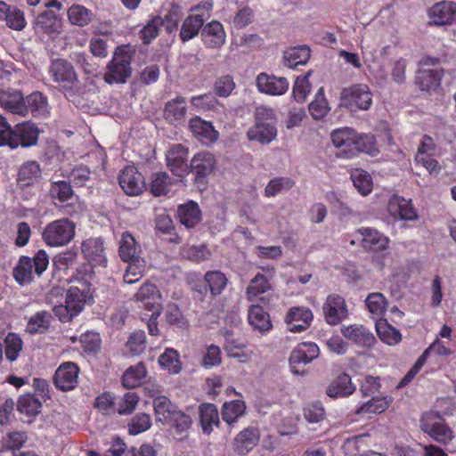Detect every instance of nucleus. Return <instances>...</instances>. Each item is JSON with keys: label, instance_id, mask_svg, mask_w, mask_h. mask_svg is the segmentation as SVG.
Returning <instances> with one entry per match:
<instances>
[{"label": "nucleus", "instance_id": "11", "mask_svg": "<svg viewBox=\"0 0 456 456\" xmlns=\"http://www.w3.org/2000/svg\"><path fill=\"white\" fill-rule=\"evenodd\" d=\"M134 300L141 304L147 311H161L162 310V297L158 287L150 282H144L134 296Z\"/></svg>", "mask_w": 456, "mask_h": 456}, {"label": "nucleus", "instance_id": "48", "mask_svg": "<svg viewBox=\"0 0 456 456\" xmlns=\"http://www.w3.org/2000/svg\"><path fill=\"white\" fill-rule=\"evenodd\" d=\"M270 289L271 285L266 277L262 273H256L247 288V297L249 301H255L259 295Z\"/></svg>", "mask_w": 456, "mask_h": 456}, {"label": "nucleus", "instance_id": "50", "mask_svg": "<svg viewBox=\"0 0 456 456\" xmlns=\"http://www.w3.org/2000/svg\"><path fill=\"white\" fill-rule=\"evenodd\" d=\"M354 186L362 195H368L372 190L371 177L363 169L356 168L351 172Z\"/></svg>", "mask_w": 456, "mask_h": 456}, {"label": "nucleus", "instance_id": "63", "mask_svg": "<svg viewBox=\"0 0 456 456\" xmlns=\"http://www.w3.org/2000/svg\"><path fill=\"white\" fill-rule=\"evenodd\" d=\"M182 256L189 260L200 262L207 260L210 256V252L205 245L186 246L182 249Z\"/></svg>", "mask_w": 456, "mask_h": 456}, {"label": "nucleus", "instance_id": "19", "mask_svg": "<svg viewBox=\"0 0 456 456\" xmlns=\"http://www.w3.org/2000/svg\"><path fill=\"white\" fill-rule=\"evenodd\" d=\"M331 141L336 148L341 149L338 155L346 158L354 156V150L356 142V132L349 127L337 129L331 133Z\"/></svg>", "mask_w": 456, "mask_h": 456}, {"label": "nucleus", "instance_id": "53", "mask_svg": "<svg viewBox=\"0 0 456 456\" xmlns=\"http://www.w3.org/2000/svg\"><path fill=\"white\" fill-rule=\"evenodd\" d=\"M159 362L163 369L168 370L169 373L177 374L181 370V362L178 353L172 348H167L159 356Z\"/></svg>", "mask_w": 456, "mask_h": 456}, {"label": "nucleus", "instance_id": "40", "mask_svg": "<svg viewBox=\"0 0 456 456\" xmlns=\"http://www.w3.org/2000/svg\"><path fill=\"white\" fill-rule=\"evenodd\" d=\"M52 314L46 311H40L31 316L27 323L26 331L30 334L45 332L51 323Z\"/></svg>", "mask_w": 456, "mask_h": 456}, {"label": "nucleus", "instance_id": "12", "mask_svg": "<svg viewBox=\"0 0 456 456\" xmlns=\"http://www.w3.org/2000/svg\"><path fill=\"white\" fill-rule=\"evenodd\" d=\"M215 166L214 155L209 151H201L191 159L189 169L195 175L197 183H204L205 179L213 172Z\"/></svg>", "mask_w": 456, "mask_h": 456}, {"label": "nucleus", "instance_id": "18", "mask_svg": "<svg viewBox=\"0 0 456 456\" xmlns=\"http://www.w3.org/2000/svg\"><path fill=\"white\" fill-rule=\"evenodd\" d=\"M358 232L362 237L361 245L365 250L372 253H379L388 248V238L377 230L364 227L359 229Z\"/></svg>", "mask_w": 456, "mask_h": 456}, {"label": "nucleus", "instance_id": "15", "mask_svg": "<svg viewBox=\"0 0 456 456\" xmlns=\"http://www.w3.org/2000/svg\"><path fill=\"white\" fill-rule=\"evenodd\" d=\"M313 319L314 314L309 308L297 306L289 310L285 320L289 331L299 333L310 327Z\"/></svg>", "mask_w": 456, "mask_h": 456}, {"label": "nucleus", "instance_id": "45", "mask_svg": "<svg viewBox=\"0 0 456 456\" xmlns=\"http://www.w3.org/2000/svg\"><path fill=\"white\" fill-rule=\"evenodd\" d=\"M93 12L80 4H73L68 10V18L73 25L84 27L93 20Z\"/></svg>", "mask_w": 456, "mask_h": 456}, {"label": "nucleus", "instance_id": "36", "mask_svg": "<svg viewBox=\"0 0 456 456\" xmlns=\"http://www.w3.org/2000/svg\"><path fill=\"white\" fill-rule=\"evenodd\" d=\"M249 324L259 331H266L272 328L269 314L258 305H253L248 310Z\"/></svg>", "mask_w": 456, "mask_h": 456}, {"label": "nucleus", "instance_id": "13", "mask_svg": "<svg viewBox=\"0 0 456 456\" xmlns=\"http://www.w3.org/2000/svg\"><path fill=\"white\" fill-rule=\"evenodd\" d=\"M322 311L325 321L330 325L338 324L347 314L345 299L336 294H331L327 297Z\"/></svg>", "mask_w": 456, "mask_h": 456}, {"label": "nucleus", "instance_id": "42", "mask_svg": "<svg viewBox=\"0 0 456 456\" xmlns=\"http://www.w3.org/2000/svg\"><path fill=\"white\" fill-rule=\"evenodd\" d=\"M157 419L162 424H167L182 411L178 410L172 401H159L153 404Z\"/></svg>", "mask_w": 456, "mask_h": 456}, {"label": "nucleus", "instance_id": "51", "mask_svg": "<svg viewBox=\"0 0 456 456\" xmlns=\"http://www.w3.org/2000/svg\"><path fill=\"white\" fill-rule=\"evenodd\" d=\"M145 376L146 369L144 364L138 362L135 366H131L126 370L122 377V383L126 387H135Z\"/></svg>", "mask_w": 456, "mask_h": 456}, {"label": "nucleus", "instance_id": "21", "mask_svg": "<svg viewBox=\"0 0 456 456\" xmlns=\"http://www.w3.org/2000/svg\"><path fill=\"white\" fill-rule=\"evenodd\" d=\"M342 335L361 347H371L376 342L374 335L360 324H352L341 328Z\"/></svg>", "mask_w": 456, "mask_h": 456}, {"label": "nucleus", "instance_id": "25", "mask_svg": "<svg viewBox=\"0 0 456 456\" xmlns=\"http://www.w3.org/2000/svg\"><path fill=\"white\" fill-rule=\"evenodd\" d=\"M86 258L92 265H102L106 264L103 241L99 238L86 240L81 246Z\"/></svg>", "mask_w": 456, "mask_h": 456}, {"label": "nucleus", "instance_id": "8", "mask_svg": "<svg viewBox=\"0 0 456 456\" xmlns=\"http://www.w3.org/2000/svg\"><path fill=\"white\" fill-rule=\"evenodd\" d=\"M340 99L352 110H367L372 103V94L367 85L356 84L344 88Z\"/></svg>", "mask_w": 456, "mask_h": 456}, {"label": "nucleus", "instance_id": "59", "mask_svg": "<svg viewBox=\"0 0 456 456\" xmlns=\"http://www.w3.org/2000/svg\"><path fill=\"white\" fill-rule=\"evenodd\" d=\"M388 407V401H367L356 410V414L370 418V414L381 413Z\"/></svg>", "mask_w": 456, "mask_h": 456}, {"label": "nucleus", "instance_id": "54", "mask_svg": "<svg viewBox=\"0 0 456 456\" xmlns=\"http://www.w3.org/2000/svg\"><path fill=\"white\" fill-rule=\"evenodd\" d=\"M163 18L155 16L140 31L141 39L145 45L150 44L159 36V28L163 26Z\"/></svg>", "mask_w": 456, "mask_h": 456}, {"label": "nucleus", "instance_id": "16", "mask_svg": "<svg viewBox=\"0 0 456 456\" xmlns=\"http://www.w3.org/2000/svg\"><path fill=\"white\" fill-rule=\"evenodd\" d=\"M118 182L127 195H138L144 188L142 175L132 166L125 167L119 174Z\"/></svg>", "mask_w": 456, "mask_h": 456}, {"label": "nucleus", "instance_id": "7", "mask_svg": "<svg viewBox=\"0 0 456 456\" xmlns=\"http://www.w3.org/2000/svg\"><path fill=\"white\" fill-rule=\"evenodd\" d=\"M420 428L436 442L442 444H447L454 438L453 431L444 422L442 415L436 411H431L422 415Z\"/></svg>", "mask_w": 456, "mask_h": 456}, {"label": "nucleus", "instance_id": "24", "mask_svg": "<svg viewBox=\"0 0 456 456\" xmlns=\"http://www.w3.org/2000/svg\"><path fill=\"white\" fill-rule=\"evenodd\" d=\"M387 209L391 216L402 220L412 221L418 218V215L411 200H407L397 195H394L390 198Z\"/></svg>", "mask_w": 456, "mask_h": 456}, {"label": "nucleus", "instance_id": "20", "mask_svg": "<svg viewBox=\"0 0 456 456\" xmlns=\"http://www.w3.org/2000/svg\"><path fill=\"white\" fill-rule=\"evenodd\" d=\"M256 86L264 94L281 95L288 91L289 82L285 77H277L261 73L256 77Z\"/></svg>", "mask_w": 456, "mask_h": 456}, {"label": "nucleus", "instance_id": "41", "mask_svg": "<svg viewBox=\"0 0 456 456\" xmlns=\"http://www.w3.org/2000/svg\"><path fill=\"white\" fill-rule=\"evenodd\" d=\"M36 27L46 34L58 33L61 28V21L53 12L47 11L37 17Z\"/></svg>", "mask_w": 456, "mask_h": 456}, {"label": "nucleus", "instance_id": "5", "mask_svg": "<svg viewBox=\"0 0 456 456\" xmlns=\"http://www.w3.org/2000/svg\"><path fill=\"white\" fill-rule=\"evenodd\" d=\"M213 4L206 1L199 4L191 9V14L183 20L180 37L183 42L189 41L198 36L200 29L203 28L204 22L209 19Z\"/></svg>", "mask_w": 456, "mask_h": 456}, {"label": "nucleus", "instance_id": "49", "mask_svg": "<svg viewBox=\"0 0 456 456\" xmlns=\"http://www.w3.org/2000/svg\"><path fill=\"white\" fill-rule=\"evenodd\" d=\"M41 408L40 401H17V411L21 415V421L26 423H31L41 411Z\"/></svg>", "mask_w": 456, "mask_h": 456}, {"label": "nucleus", "instance_id": "46", "mask_svg": "<svg viewBox=\"0 0 456 456\" xmlns=\"http://www.w3.org/2000/svg\"><path fill=\"white\" fill-rule=\"evenodd\" d=\"M128 265L124 273V281L133 284L140 281L143 275L145 262L142 258L138 257L130 261H126Z\"/></svg>", "mask_w": 456, "mask_h": 456}, {"label": "nucleus", "instance_id": "3", "mask_svg": "<svg viewBox=\"0 0 456 456\" xmlns=\"http://www.w3.org/2000/svg\"><path fill=\"white\" fill-rule=\"evenodd\" d=\"M133 57L134 52L126 46L118 47L108 65L104 80L109 84L125 83L132 73L131 61Z\"/></svg>", "mask_w": 456, "mask_h": 456}, {"label": "nucleus", "instance_id": "27", "mask_svg": "<svg viewBox=\"0 0 456 456\" xmlns=\"http://www.w3.org/2000/svg\"><path fill=\"white\" fill-rule=\"evenodd\" d=\"M186 110L187 103L185 99L182 96H177L166 103L163 117L170 124H180L185 118Z\"/></svg>", "mask_w": 456, "mask_h": 456}, {"label": "nucleus", "instance_id": "47", "mask_svg": "<svg viewBox=\"0 0 456 456\" xmlns=\"http://www.w3.org/2000/svg\"><path fill=\"white\" fill-rule=\"evenodd\" d=\"M41 175L39 164L35 160L25 162L20 168L18 180L24 185H29Z\"/></svg>", "mask_w": 456, "mask_h": 456}, {"label": "nucleus", "instance_id": "43", "mask_svg": "<svg viewBox=\"0 0 456 456\" xmlns=\"http://www.w3.org/2000/svg\"><path fill=\"white\" fill-rule=\"evenodd\" d=\"M118 254L124 262L140 257L135 240L130 233L124 232L122 234Z\"/></svg>", "mask_w": 456, "mask_h": 456}, {"label": "nucleus", "instance_id": "26", "mask_svg": "<svg viewBox=\"0 0 456 456\" xmlns=\"http://www.w3.org/2000/svg\"><path fill=\"white\" fill-rule=\"evenodd\" d=\"M0 105L12 114L26 116L25 99L18 90L0 92Z\"/></svg>", "mask_w": 456, "mask_h": 456}, {"label": "nucleus", "instance_id": "32", "mask_svg": "<svg viewBox=\"0 0 456 456\" xmlns=\"http://www.w3.org/2000/svg\"><path fill=\"white\" fill-rule=\"evenodd\" d=\"M355 387L351 381V377L346 373L340 374L327 387L326 394L329 397H346L351 395Z\"/></svg>", "mask_w": 456, "mask_h": 456}, {"label": "nucleus", "instance_id": "52", "mask_svg": "<svg viewBox=\"0 0 456 456\" xmlns=\"http://www.w3.org/2000/svg\"><path fill=\"white\" fill-rule=\"evenodd\" d=\"M245 410L244 401H225L222 409L223 419L228 424H232L244 414Z\"/></svg>", "mask_w": 456, "mask_h": 456}, {"label": "nucleus", "instance_id": "64", "mask_svg": "<svg viewBox=\"0 0 456 456\" xmlns=\"http://www.w3.org/2000/svg\"><path fill=\"white\" fill-rule=\"evenodd\" d=\"M308 76L309 73L306 76L298 77L295 81L292 95L294 100L297 102H304L311 90Z\"/></svg>", "mask_w": 456, "mask_h": 456}, {"label": "nucleus", "instance_id": "35", "mask_svg": "<svg viewBox=\"0 0 456 456\" xmlns=\"http://www.w3.org/2000/svg\"><path fill=\"white\" fill-rule=\"evenodd\" d=\"M177 216L180 223L186 228H192L200 221L199 206L193 201L180 206Z\"/></svg>", "mask_w": 456, "mask_h": 456}, {"label": "nucleus", "instance_id": "1", "mask_svg": "<svg viewBox=\"0 0 456 456\" xmlns=\"http://www.w3.org/2000/svg\"><path fill=\"white\" fill-rule=\"evenodd\" d=\"M278 134L276 118L272 108L259 106L255 110V124L248 130L247 137L251 142L269 144Z\"/></svg>", "mask_w": 456, "mask_h": 456}, {"label": "nucleus", "instance_id": "9", "mask_svg": "<svg viewBox=\"0 0 456 456\" xmlns=\"http://www.w3.org/2000/svg\"><path fill=\"white\" fill-rule=\"evenodd\" d=\"M38 134L39 131L34 124L30 122L19 124L13 130L11 128L7 145L12 149H15L18 146L30 147L36 145Z\"/></svg>", "mask_w": 456, "mask_h": 456}, {"label": "nucleus", "instance_id": "55", "mask_svg": "<svg viewBox=\"0 0 456 456\" xmlns=\"http://www.w3.org/2000/svg\"><path fill=\"white\" fill-rule=\"evenodd\" d=\"M376 330L379 338L388 345L397 344L401 340L400 332L387 322L377 323Z\"/></svg>", "mask_w": 456, "mask_h": 456}, {"label": "nucleus", "instance_id": "6", "mask_svg": "<svg viewBox=\"0 0 456 456\" xmlns=\"http://www.w3.org/2000/svg\"><path fill=\"white\" fill-rule=\"evenodd\" d=\"M75 236V224L68 218L49 223L42 233L45 242L51 247L65 246Z\"/></svg>", "mask_w": 456, "mask_h": 456}, {"label": "nucleus", "instance_id": "14", "mask_svg": "<svg viewBox=\"0 0 456 456\" xmlns=\"http://www.w3.org/2000/svg\"><path fill=\"white\" fill-rule=\"evenodd\" d=\"M78 373L79 369L74 362H67L61 364L53 377L55 387L62 391L74 389L77 383Z\"/></svg>", "mask_w": 456, "mask_h": 456}, {"label": "nucleus", "instance_id": "61", "mask_svg": "<svg viewBox=\"0 0 456 456\" xmlns=\"http://www.w3.org/2000/svg\"><path fill=\"white\" fill-rule=\"evenodd\" d=\"M28 440V436L24 431H12L4 437L3 446L6 450H19Z\"/></svg>", "mask_w": 456, "mask_h": 456}, {"label": "nucleus", "instance_id": "17", "mask_svg": "<svg viewBox=\"0 0 456 456\" xmlns=\"http://www.w3.org/2000/svg\"><path fill=\"white\" fill-rule=\"evenodd\" d=\"M188 149L182 144L173 145L167 154V163L170 170L176 176H183L189 171V165L186 163Z\"/></svg>", "mask_w": 456, "mask_h": 456}, {"label": "nucleus", "instance_id": "44", "mask_svg": "<svg viewBox=\"0 0 456 456\" xmlns=\"http://www.w3.org/2000/svg\"><path fill=\"white\" fill-rule=\"evenodd\" d=\"M204 280L213 297L220 295L228 282L226 276L219 271H209L206 273Z\"/></svg>", "mask_w": 456, "mask_h": 456}, {"label": "nucleus", "instance_id": "10", "mask_svg": "<svg viewBox=\"0 0 456 456\" xmlns=\"http://www.w3.org/2000/svg\"><path fill=\"white\" fill-rule=\"evenodd\" d=\"M319 347L314 343L304 342L299 344L290 354L289 365L294 374L301 375L305 370H301V365L305 366L310 363L319 355Z\"/></svg>", "mask_w": 456, "mask_h": 456}, {"label": "nucleus", "instance_id": "2", "mask_svg": "<svg viewBox=\"0 0 456 456\" xmlns=\"http://www.w3.org/2000/svg\"><path fill=\"white\" fill-rule=\"evenodd\" d=\"M49 74L53 81L61 86L66 98L70 100L75 95L78 84V77L73 65L67 60L56 59L50 65Z\"/></svg>", "mask_w": 456, "mask_h": 456}, {"label": "nucleus", "instance_id": "56", "mask_svg": "<svg viewBox=\"0 0 456 456\" xmlns=\"http://www.w3.org/2000/svg\"><path fill=\"white\" fill-rule=\"evenodd\" d=\"M326 412L320 402H312L304 408V418L309 424H318L325 419Z\"/></svg>", "mask_w": 456, "mask_h": 456}, {"label": "nucleus", "instance_id": "4", "mask_svg": "<svg viewBox=\"0 0 456 456\" xmlns=\"http://www.w3.org/2000/svg\"><path fill=\"white\" fill-rule=\"evenodd\" d=\"M49 265V257L45 250H38L33 258L22 256L13 269V276L20 284L29 283L32 281L33 269L40 276Z\"/></svg>", "mask_w": 456, "mask_h": 456}, {"label": "nucleus", "instance_id": "28", "mask_svg": "<svg viewBox=\"0 0 456 456\" xmlns=\"http://www.w3.org/2000/svg\"><path fill=\"white\" fill-rule=\"evenodd\" d=\"M138 401H95L94 407L101 411L104 415H112L116 412L118 415L131 414L136 406Z\"/></svg>", "mask_w": 456, "mask_h": 456}, {"label": "nucleus", "instance_id": "23", "mask_svg": "<svg viewBox=\"0 0 456 456\" xmlns=\"http://www.w3.org/2000/svg\"><path fill=\"white\" fill-rule=\"evenodd\" d=\"M201 37L208 48H220L226 40V34L223 25L216 20H213L205 26L201 30Z\"/></svg>", "mask_w": 456, "mask_h": 456}, {"label": "nucleus", "instance_id": "38", "mask_svg": "<svg viewBox=\"0 0 456 456\" xmlns=\"http://www.w3.org/2000/svg\"><path fill=\"white\" fill-rule=\"evenodd\" d=\"M167 425L173 428V436L177 441H184L189 437V429L192 425L191 418L183 411L180 412Z\"/></svg>", "mask_w": 456, "mask_h": 456}, {"label": "nucleus", "instance_id": "58", "mask_svg": "<svg viewBox=\"0 0 456 456\" xmlns=\"http://www.w3.org/2000/svg\"><path fill=\"white\" fill-rule=\"evenodd\" d=\"M49 192L53 199H57L61 202H66L73 195L71 186L69 183L66 181H58L52 183Z\"/></svg>", "mask_w": 456, "mask_h": 456}, {"label": "nucleus", "instance_id": "57", "mask_svg": "<svg viewBox=\"0 0 456 456\" xmlns=\"http://www.w3.org/2000/svg\"><path fill=\"white\" fill-rule=\"evenodd\" d=\"M366 305L372 314L381 316L386 312L387 302L383 294L374 292L367 297Z\"/></svg>", "mask_w": 456, "mask_h": 456}, {"label": "nucleus", "instance_id": "37", "mask_svg": "<svg viewBox=\"0 0 456 456\" xmlns=\"http://www.w3.org/2000/svg\"><path fill=\"white\" fill-rule=\"evenodd\" d=\"M258 440V430L254 428H248L237 435L235 438V445L239 452L244 454L256 446Z\"/></svg>", "mask_w": 456, "mask_h": 456}, {"label": "nucleus", "instance_id": "30", "mask_svg": "<svg viewBox=\"0 0 456 456\" xmlns=\"http://www.w3.org/2000/svg\"><path fill=\"white\" fill-rule=\"evenodd\" d=\"M200 422L202 432L210 435L214 427H218L220 424L217 408L212 403H202L200 406Z\"/></svg>", "mask_w": 456, "mask_h": 456}, {"label": "nucleus", "instance_id": "62", "mask_svg": "<svg viewBox=\"0 0 456 456\" xmlns=\"http://www.w3.org/2000/svg\"><path fill=\"white\" fill-rule=\"evenodd\" d=\"M170 184V179L167 173H156L152 176L151 191L155 196L165 195L167 193Z\"/></svg>", "mask_w": 456, "mask_h": 456}, {"label": "nucleus", "instance_id": "31", "mask_svg": "<svg viewBox=\"0 0 456 456\" xmlns=\"http://www.w3.org/2000/svg\"><path fill=\"white\" fill-rule=\"evenodd\" d=\"M191 133L201 141L216 142L218 132L215 130L210 122L205 121L200 117L192 118L189 122Z\"/></svg>", "mask_w": 456, "mask_h": 456}, {"label": "nucleus", "instance_id": "39", "mask_svg": "<svg viewBox=\"0 0 456 456\" xmlns=\"http://www.w3.org/2000/svg\"><path fill=\"white\" fill-rule=\"evenodd\" d=\"M310 58V49L306 45L292 47L284 53L285 64L289 68L305 65Z\"/></svg>", "mask_w": 456, "mask_h": 456}, {"label": "nucleus", "instance_id": "60", "mask_svg": "<svg viewBox=\"0 0 456 456\" xmlns=\"http://www.w3.org/2000/svg\"><path fill=\"white\" fill-rule=\"evenodd\" d=\"M126 346L134 355L141 354L146 348V336L143 331H136L130 335Z\"/></svg>", "mask_w": 456, "mask_h": 456}, {"label": "nucleus", "instance_id": "33", "mask_svg": "<svg viewBox=\"0 0 456 456\" xmlns=\"http://www.w3.org/2000/svg\"><path fill=\"white\" fill-rule=\"evenodd\" d=\"M25 99L26 116L31 112L34 117H45L48 113V102L40 92H34Z\"/></svg>", "mask_w": 456, "mask_h": 456}, {"label": "nucleus", "instance_id": "22", "mask_svg": "<svg viewBox=\"0 0 456 456\" xmlns=\"http://www.w3.org/2000/svg\"><path fill=\"white\" fill-rule=\"evenodd\" d=\"M430 22L445 25L456 19V3L443 1L434 4L428 12Z\"/></svg>", "mask_w": 456, "mask_h": 456}, {"label": "nucleus", "instance_id": "34", "mask_svg": "<svg viewBox=\"0 0 456 456\" xmlns=\"http://www.w3.org/2000/svg\"><path fill=\"white\" fill-rule=\"evenodd\" d=\"M89 299H91V296L88 291L72 286L67 292L65 304L68 305V308H71L73 314L77 315Z\"/></svg>", "mask_w": 456, "mask_h": 456}, {"label": "nucleus", "instance_id": "29", "mask_svg": "<svg viewBox=\"0 0 456 456\" xmlns=\"http://www.w3.org/2000/svg\"><path fill=\"white\" fill-rule=\"evenodd\" d=\"M441 79V70L423 68L419 70L415 83L421 91L432 92L440 86Z\"/></svg>", "mask_w": 456, "mask_h": 456}]
</instances>
